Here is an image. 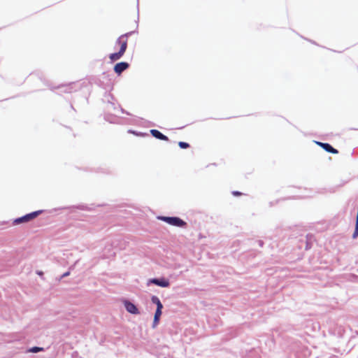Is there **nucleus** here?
<instances>
[{"label": "nucleus", "mask_w": 358, "mask_h": 358, "mask_svg": "<svg viewBox=\"0 0 358 358\" xmlns=\"http://www.w3.org/2000/svg\"><path fill=\"white\" fill-rule=\"evenodd\" d=\"M135 31H129L126 34L121 35L116 41V44L120 45V48L118 52L111 53L109 55V59L112 62H115L119 60L122 56L124 55L127 48V40L129 36H131Z\"/></svg>", "instance_id": "nucleus-1"}, {"label": "nucleus", "mask_w": 358, "mask_h": 358, "mask_svg": "<svg viewBox=\"0 0 358 358\" xmlns=\"http://www.w3.org/2000/svg\"><path fill=\"white\" fill-rule=\"evenodd\" d=\"M43 212V210H36V211L27 213L22 217L15 219L13 220V224L17 225V224H20L22 223L29 222L31 221L32 220L35 219L36 217H37L41 214H42Z\"/></svg>", "instance_id": "nucleus-2"}, {"label": "nucleus", "mask_w": 358, "mask_h": 358, "mask_svg": "<svg viewBox=\"0 0 358 358\" xmlns=\"http://www.w3.org/2000/svg\"><path fill=\"white\" fill-rule=\"evenodd\" d=\"M151 284L157 285L161 287H168L170 285L169 280L164 277L150 278L148 280L147 285Z\"/></svg>", "instance_id": "nucleus-3"}, {"label": "nucleus", "mask_w": 358, "mask_h": 358, "mask_svg": "<svg viewBox=\"0 0 358 358\" xmlns=\"http://www.w3.org/2000/svg\"><path fill=\"white\" fill-rule=\"evenodd\" d=\"M124 306L126 310L131 314L138 315L140 313L137 306L129 300H125L124 301Z\"/></svg>", "instance_id": "nucleus-4"}, {"label": "nucleus", "mask_w": 358, "mask_h": 358, "mask_svg": "<svg viewBox=\"0 0 358 358\" xmlns=\"http://www.w3.org/2000/svg\"><path fill=\"white\" fill-rule=\"evenodd\" d=\"M129 67V64L126 62H121L117 63L114 66V71L118 76H120L123 71L127 70Z\"/></svg>", "instance_id": "nucleus-5"}, {"label": "nucleus", "mask_w": 358, "mask_h": 358, "mask_svg": "<svg viewBox=\"0 0 358 358\" xmlns=\"http://www.w3.org/2000/svg\"><path fill=\"white\" fill-rule=\"evenodd\" d=\"M315 143L319 145L321 148H322L326 152L332 153V154H337L338 153V150L334 148L331 144L328 143H322L319 141H315Z\"/></svg>", "instance_id": "nucleus-6"}, {"label": "nucleus", "mask_w": 358, "mask_h": 358, "mask_svg": "<svg viewBox=\"0 0 358 358\" xmlns=\"http://www.w3.org/2000/svg\"><path fill=\"white\" fill-rule=\"evenodd\" d=\"M170 225L180 228H185L187 224L179 217L173 216L172 222H171Z\"/></svg>", "instance_id": "nucleus-7"}, {"label": "nucleus", "mask_w": 358, "mask_h": 358, "mask_svg": "<svg viewBox=\"0 0 358 358\" xmlns=\"http://www.w3.org/2000/svg\"><path fill=\"white\" fill-rule=\"evenodd\" d=\"M150 131L151 135L157 139L162 140V141H169V138L166 135L163 134L161 131H159L157 129H151Z\"/></svg>", "instance_id": "nucleus-8"}, {"label": "nucleus", "mask_w": 358, "mask_h": 358, "mask_svg": "<svg viewBox=\"0 0 358 358\" xmlns=\"http://www.w3.org/2000/svg\"><path fill=\"white\" fill-rule=\"evenodd\" d=\"M162 314V310H159V309L156 310L154 315V320L152 322V328H155L157 325L159 324L160 317Z\"/></svg>", "instance_id": "nucleus-9"}, {"label": "nucleus", "mask_w": 358, "mask_h": 358, "mask_svg": "<svg viewBox=\"0 0 358 358\" xmlns=\"http://www.w3.org/2000/svg\"><path fill=\"white\" fill-rule=\"evenodd\" d=\"M151 301L152 303L155 304L157 306V309H159V310H162L163 309V304L162 303L161 301L159 300V297L157 296H152L151 297Z\"/></svg>", "instance_id": "nucleus-10"}, {"label": "nucleus", "mask_w": 358, "mask_h": 358, "mask_svg": "<svg viewBox=\"0 0 358 358\" xmlns=\"http://www.w3.org/2000/svg\"><path fill=\"white\" fill-rule=\"evenodd\" d=\"M157 220L163 221L169 224L172 222L173 217L159 215L157 217Z\"/></svg>", "instance_id": "nucleus-11"}, {"label": "nucleus", "mask_w": 358, "mask_h": 358, "mask_svg": "<svg viewBox=\"0 0 358 358\" xmlns=\"http://www.w3.org/2000/svg\"><path fill=\"white\" fill-rule=\"evenodd\" d=\"M41 351H43V348L41 347L34 346L29 349L28 352L32 353H37Z\"/></svg>", "instance_id": "nucleus-12"}, {"label": "nucleus", "mask_w": 358, "mask_h": 358, "mask_svg": "<svg viewBox=\"0 0 358 358\" xmlns=\"http://www.w3.org/2000/svg\"><path fill=\"white\" fill-rule=\"evenodd\" d=\"M178 146L181 148V149H187L188 148H189V144L188 143H186V142H183V141H180L178 143Z\"/></svg>", "instance_id": "nucleus-13"}, {"label": "nucleus", "mask_w": 358, "mask_h": 358, "mask_svg": "<svg viewBox=\"0 0 358 358\" xmlns=\"http://www.w3.org/2000/svg\"><path fill=\"white\" fill-rule=\"evenodd\" d=\"M62 88L63 89V92L66 93H71V85H64L62 86Z\"/></svg>", "instance_id": "nucleus-14"}, {"label": "nucleus", "mask_w": 358, "mask_h": 358, "mask_svg": "<svg viewBox=\"0 0 358 358\" xmlns=\"http://www.w3.org/2000/svg\"><path fill=\"white\" fill-rule=\"evenodd\" d=\"M358 236V228L355 229V231L353 233L352 237L354 238H357Z\"/></svg>", "instance_id": "nucleus-15"}, {"label": "nucleus", "mask_w": 358, "mask_h": 358, "mask_svg": "<svg viewBox=\"0 0 358 358\" xmlns=\"http://www.w3.org/2000/svg\"><path fill=\"white\" fill-rule=\"evenodd\" d=\"M232 194L234 196H240L242 194V193L241 192H238V191H233L232 192Z\"/></svg>", "instance_id": "nucleus-16"}, {"label": "nucleus", "mask_w": 358, "mask_h": 358, "mask_svg": "<svg viewBox=\"0 0 358 358\" xmlns=\"http://www.w3.org/2000/svg\"><path fill=\"white\" fill-rule=\"evenodd\" d=\"M69 274H70V272H69V271H67V272L64 273L62 275V277H61V278H65V277L68 276Z\"/></svg>", "instance_id": "nucleus-17"}, {"label": "nucleus", "mask_w": 358, "mask_h": 358, "mask_svg": "<svg viewBox=\"0 0 358 358\" xmlns=\"http://www.w3.org/2000/svg\"><path fill=\"white\" fill-rule=\"evenodd\" d=\"M257 243H258V245H259L260 247H262V246H263V245H264V242H263V241H262V240H259V241H257Z\"/></svg>", "instance_id": "nucleus-18"}, {"label": "nucleus", "mask_w": 358, "mask_h": 358, "mask_svg": "<svg viewBox=\"0 0 358 358\" xmlns=\"http://www.w3.org/2000/svg\"><path fill=\"white\" fill-rule=\"evenodd\" d=\"M105 120H106V121H108V122H112V121L108 118V115H106V116H105Z\"/></svg>", "instance_id": "nucleus-19"}, {"label": "nucleus", "mask_w": 358, "mask_h": 358, "mask_svg": "<svg viewBox=\"0 0 358 358\" xmlns=\"http://www.w3.org/2000/svg\"><path fill=\"white\" fill-rule=\"evenodd\" d=\"M355 228H358V220H356Z\"/></svg>", "instance_id": "nucleus-20"}, {"label": "nucleus", "mask_w": 358, "mask_h": 358, "mask_svg": "<svg viewBox=\"0 0 358 358\" xmlns=\"http://www.w3.org/2000/svg\"><path fill=\"white\" fill-rule=\"evenodd\" d=\"M308 248H309L308 244L307 243L306 247V250H308Z\"/></svg>", "instance_id": "nucleus-21"}, {"label": "nucleus", "mask_w": 358, "mask_h": 358, "mask_svg": "<svg viewBox=\"0 0 358 358\" xmlns=\"http://www.w3.org/2000/svg\"><path fill=\"white\" fill-rule=\"evenodd\" d=\"M129 132L133 133V134H136V132H135V131H131V130H129Z\"/></svg>", "instance_id": "nucleus-22"}]
</instances>
